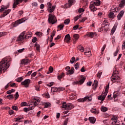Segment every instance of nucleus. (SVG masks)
I'll list each match as a JSON object with an SVG mask.
<instances>
[{
	"mask_svg": "<svg viewBox=\"0 0 125 125\" xmlns=\"http://www.w3.org/2000/svg\"><path fill=\"white\" fill-rule=\"evenodd\" d=\"M10 62H11V59L9 57H6L2 60L0 62V74L2 73L3 68V71H5V70L9 68Z\"/></svg>",
	"mask_w": 125,
	"mask_h": 125,
	"instance_id": "f257e3e1",
	"label": "nucleus"
},
{
	"mask_svg": "<svg viewBox=\"0 0 125 125\" xmlns=\"http://www.w3.org/2000/svg\"><path fill=\"white\" fill-rule=\"evenodd\" d=\"M101 1L100 0H94L92 1L89 5V9L91 11L94 12V11H96L97 10V8L95 7V6H99L100 5Z\"/></svg>",
	"mask_w": 125,
	"mask_h": 125,
	"instance_id": "f03ea898",
	"label": "nucleus"
},
{
	"mask_svg": "<svg viewBox=\"0 0 125 125\" xmlns=\"http://www.w3.org/2000/svg\"><path fill=\"white\" fill-rule=\"evenodd\" d=\"M118 70H116V69H114L113 71V74L111 77V80L113 81V83H116V82H119L121 80V78L120 77V76H119V75H118Z\"/></svg>",
	"mask_w": 125,
	"mask_h": 125,
	"instance_id": "7ed1b4c3",
	"label": "nucleus"
},
{
	"mask_svg": "<svg viewBox=\"0 0 125 125\" xmlns=\"http://www.w3.org/2000/svg\"><path fill=\"white\" fill-rule=\"evenodd\" d=\"M48 17V21L49 23L52 24V25L57 23V19H56L55 15L52 14H49Z\"/></svg>",
	"mask_w": 125,
	"mask_h": 125,
	"instance_id": "20e7f679",
	"label": "nucleus"
},
{
	"mask_svg": "<svg viewBox=\"0 0 125 125\" xmlns=\"http://www.w3.org/2000/svg\"><path fill=\"white\" fill-rule=\"evenodd\" d=\"M62 107L67 111H70V110H72L73 108L75 107V105L72 104H66V102H64L62 104Z\"/></svg>",
	"mask_w": 125,
	"mask_h": 125,
	"instance_id": "39448f33",
	"label": "nucleus"
},
{
	"mask_svg": "<svg viewBox=\"0 0 125 125\" xmlns=\"http://www.w3.org/2000/svg\"><path fill=\"white\" fill-rule=\"evenodd\" d=\"M24 35H25V31L22 32L20 36L17 38L16 42H18V43H20L21 42H23V41L25 39V37H24Z\"/></svg>",
	"mask_w": 125,
	"mask_h": 125,
	"instance_id": "423d86ee",
	"label": "nucleus"
},
{
	"mask_svg": "<svg viewBox=\"0 0 125 125\" xmlns=\"http://www.w3.org/2000/svg\"><path fill=\"white\" fill-rule=\"evenodd\" d=\"M47 8H48V12L52 13L54 11L55 9V6H52V4L50 2L47 3Z\"/></svg>",
	"mask_w": 125,
	"mask_h": 125,
	"instance_id": "0eeeda50",
	"label": "nucleus"
},
{
	"mask_svg": "<svg viewBox=\"0 0 125 125\" xmlns=\"http://www.w3.org/2000/svg\"><path fill=\"white\" fill-rule=\"evenodd\" d=\"M30 83H31V80L30 79H26L21 83V85H23L24 87H29Z\"/></svg>",
	"mask_w": 125,
	"mask_h": 125,
	"instance_id": "6e6552de",
	"label": "nucleus"
},
{
	"mask_svg": "<svg viewBox=\"0 0 125 125\" xmlns=\"http://www.w3.org/2000/svg\"><path fill=\"white\" fill-rule=\"evenodd\" d=\"M23 0L25 2H27V1H28V0H14V3L13 5V8H16L17 7V5H18V4H19V3L22 2V1H23Z\"/></svg>",
	"mask_w": 125,
	"mask_h": 125,
	"instance_id": "1a4fd4ad",
	"label": "nucleus"
},
{
	"mask_svg": "<svg viewBox=\"0 0 125 125\" xmlns=\"http://www.w3.org/2000/svg\"><path fill=\"white\" fill-rule=\"evenodd\" d=\"M25 20L24 18H22L21 19L15 21V22L13 23V25L14 27H17L18 25L21 24V23H23V22H25Z\"/></svg>",
	"mask_w": 125,
	"mask_h": 125,
	"instance_id": "9d476101",
	"label": "nucleus"
},
{
	"mask_svg": "<svg viewBox=\"0 0 125 125\" xmlns=\"http://www.w3.org/2000/svg\"><path fill=\"white\" fill-rule=\"evenodd\" d=\"M84 81H85V78L83 77V79L80 80L79 81H74L72 82V84L73 85H76V84H83V83H84Z\"/></svg>",
	"mask_w": 125,
	"mask_h": 125,
	"instance_id": "9b49d317",
	"label": "nucleus"
},
{
	"mask_svg": "<svg viewBox=\"0 0 125 125\" xmlns=\"http://www.w3.org/2000/svg\"><path fill=\"white\" fill-rule=\"evenodd\" d=\"M41 99L39 97H35L33 99L34 105L35 106H38L40 104Z\"/></svg>",
	"mask_w": 125,
	"mask_h": 125,
	"instance_id": "f8f14e48",
	"label": "nucleus"
},
{
	"mask_svg": "<svg viewBox=\"0 0 125 125\" xmlns=\"http://www.w3.org/2000/svg\"><path fill=\"white\" fill-rule=\"evenodd\" d=\"M70 41H71V36H70V34L66 35L64 39V42H67V43H68V42H70Z\"/></svg>",
	"mask_w": 125,
	"mask_h": 125,
	"instance_id": "ddd939ff",
	"label": "nucleus"
},
{
	"mask_svg": "<svg viewBox=\"0 0 125 125\" xmlns=\"http://www.w3.org/2000/svg\"><path fill=\"white\" fill-rule=\"evenodd\" d=\"M10 11H11V10L10 9L5 10V11H4L3 14L1 15V18H2L3 17H5L6 15L9 14Z\"/></svg>",
	"mask_w": 125,
	"mask_h": 125,
	"instance_id": "4468645a",
	"label": "nucleus"
},
{
	"mask_svg": "<svg viewBox=\"0 0 125 125\" xmlns=\"http://www.w3.org/2000/svg\"><path fill=\"white\" fill-rule=\"evenodd\" d=\"M124 14H125V11L122 10L120 11L119 14L117 16L118 20H121L123 16H124Z\"/></svg>",
	"mask_w": 125,
	"mask_h": 125,
	"instance_id": "2eb2a0df",
	"label": "nucleus"
},
{
	"mask_svg": "<svg viewBox=\"0 0 125 125\" xmlns=\"http://www.w3.org/2000/svg\"><path fill=\"white\" fill-rule=\"evenodd\" d=\"M79 38H80V36L79 35V34H74L73 35L72 40L73 41L74 43H75V42L79 40Z\"/></svg>",
	"mask_w": 125,
	"mask_h": 125,
	"instance_id": "dca6fc26",
	"label": "nucleus"
},
{
	"mask_svg": "<svg viewBox=\"0 0 125 125\" xmlns=\"http://www.w3.org/2000/svg\"><path fill=\"white\" fill-rule=\"evenodd\" d=\"M29 63V59H23L21 62V65H27Z\"/></svg>",
	"mask_w": 125,
	"mask_h": 125,
	"instance_id": "f3484780",
	"label": "nucleus"
},
{
	"mask_svg": "<svg viewBox=\"0 0 125 125\" xmlns=\"http://www.w3.org/2000/svg\"><path fill=\"white\" fill-rule=\"evenodd\" d=\"M106 95H107L105 94V93H104V94H103V95L99 96L98 97L99 100H101V101H104Z\"/></svg>",
	"mask_w": 125,
	"mask_h": 125,
	"instance_id": "a211bd4d",
	"label": "nucleus"
},
{
	"mask_svg": "<svg viewBox=\"0 0 125 125\" xmlns=\"http://www.w3.org/2000/svg\"><path fill=\"white\" fill-rule=\"evenodd\" d=\"M88 120L91 124H95V122H96V118L93 117H89Z\"/></svg>",
	"mask_w": 125,
	"mask_h": 125,
	"instance_id": "6ab92c4d",
	"label": "nucleus"
},
{
	"mask_svg": "<svg viewBox=\"0 0 125 125\" xmlns=\"http://www.w3.org/2000/svg\"><path fill=\"white\" fill-rule=\"evenodd\" d=\"M75 73V69L74 67H72L71 69H70L67 73L66 75H73Z\"/></svg>",
	"mask_w": 125,
	"mask_h": 125,
	"instance_id": "aec40b11",
	"label": "nucleus"
},
{
	"mask_svg": "<svg viewBox=\"0 0 125 125\" xmlns=\"http://www.w3.org/2000/svg\"><path fill=\"white\" fill-rule=\"evenodd\" d=\"M90 111L93 114H96V115L99 114V110L96 109V108H92Z\"/></svg>",
	"mask_w": 125,
	"mask_h": 125,
	"instance_id": "412c9836",
	"label": "nucleus"
},
{
	"mask_svg": "<svg viewBox=\"0 0 125 125\" xmlns=\"http://www.w3.org/2000/svg\"><path fill=\"white\" fill-rule=\"evenodd\" d=\"M94 35H96L95 33H93V32H88L86 34V36L87 37H89V38H93V37H94Z\"/></svg>",
	"mask_w": 125,
	"mask_h": 125,
	"instance_id": "4be33fe9",
	"label": "nucleus"
},
{
	"mask_svg": "<svg viewBox=\"0 0 125 125\" xmlns=\"http://www.w3.org/2000/svg\"><path fill=\"white\" fill-rule=\"evenodd\" d=\"M125 5V0H121L120 3L119 4V7L123 8Z\"/></svg>",
	"mask_w": 125,
	"mask_h": 125,
	"instance_id": "5701e85b",
	"label": "nucleus"
},
{
	"mask_svg": "<svg viewBox=\"0 0 125 125\" xmlns=\"http://www.w3.org/2000/svg\"><path fill=\"white\" fill-rule=\"evenodd\" d=\"M101 111H102V112H107V111H108V108L104 105H102L101 107Z\"/></svg>",
	"mask_w": 125,
	"mask_h": 125,
	"instance_id": "b1692460",
	"label": "nucleus"
},
{
	"mask_svg": "<svg viewBox=\"0 0 125 125\" xmlns=\"http://www.w3.org/2000/svg\"><path fill=\"white\" fill-rule=\"evenodd\" d=\"M33 34H32L31 32H28L25 36V39H29L30 38H32Z\"/></svg>",
	"mask_w": 125,
	"mask_h": 125,
	"instance_id": "393cba45",
	"label": "nucleus"
},
{
	"mask_svg": "<svg viewBox=\"0 0 125 125\" xmlns=\"http://www.w3.org/2000/svg\"><path fill=\"white\" fill-rule=\"evenodd\" d=\"M4 97L8 98V99H9V100H11V99H13V98H14V97L13 96V94H10L7 96L5 95Z\"/></svg>",
	"mask_w": 125,
	"mask_h": 125,
	"instance_id": "a878e982",
	"label": "nucleus"
},
{
	"mask_svg": "<svg viewBox=\"0 0 125 125\" xmlns=\"http://www.w3.org/2000/svg\"><path fill=\"white\" fill-rule=\"evenodd\" d=\"M116 29H117V25H114L111 31V35H113L116 32Z\"/></svg>",
	"mask_w": 125,
	"mask_h": 125,
	"instance_id": "bb28decb",
	"label": "nucleus"
},
{
	"mask_svg": "<svg viewBox=\"0 0 125 125\" xmlns=\"http://www.w3.org/2000/svg\"><path fill=\"white\" fill-rule=\"evenodd\" d=\"M24 119V118H23V117H18V118H16L15 119V122H19V123H20V122H22V120Z\"/></svg>",
	"mask_w": 125,
	"mask_h": 125,
	"instance_id": "cd10ccee",
	"label": "nucleus"
},
{
	"mask_svg": "<svg viewBox=\"0 0 125 125\" xmlns=\"http://www.w3.org/2000/svg\"><path fill=\"white\" fill-rule=\"evenodd\" d=\"M84 55H87L88 56H91V52L90 51V49H89L87 51L84 52Z\"/></svg>",
	"mask_w": 125,
	"mask_h": 125,
	"instance_id": "c85d7f7f",
	"label": "nucleus"
},
{
	"mask_svg": "<svg viewBox=\"0 0 125 125\" xmlns=\"http://www.w3.org/2000/svg\"><path fill=\"white\" fill-rule=\"evenodd\" d=\"M119 94H120V92H119V91H114V94H113V97L114 98H116L117 97V96H118V95H119Z\"/></svg>",
	"mask_w": 125,
	"mask_h": 125,
	"instance_id": "c756f323",
	"label": "nucleus"
},
{
	"mask_svg": "<svg viewBox=\"0 0 125 125\" xmlns=\"http://www.w3.org/2000/svg\"><path fill=\"white\" fill-rule=\"evenodd\" d=\"M78 50H80V51H81V52H83V51H84V48L82 46H81V45H79L78 47Z\"/></svg>",
	"mask_w": 125,
	"mask_h": 125,
	"instance_id": "7c9ffc66",
	"label": "nucleus"
},
{
	"mask_svg": "<svg viewBox=\"0 0 125 125\" xmlns=\"http://www.w3.org/2000/svg\"><path fill=\"white\" fill-rule=\"evenodd\" d=\"M34 87H35V90H36V91H41V89H40V88H41V86L35 85L34 86Z\"/></svg>",
	"mask_w": 125,
	"mask_h": 125,
	"instance_id": "2f4dec72",
	"label": "nucleus"
},
{
	"mask_svg": "<svg viewBox=\"0 0 125 125\" xmlns=\"http://www.w3.org/2000/svg\"><path fill=\"white\" fill-rule=\"evenodd\" d=\"M95 83L94 84V85L95 86L94 90L96 89L97 88V87L98 86V81L97 80H94Z\"/></svg>",
	"mask_w": 125,
	"mask_h": 125,
	"instance_id": "473e14b6",
	"label": "nucleus"
},
{
	"mask_svg": "<svg viewBox=\"0 0 125 125\" xmlns=\"http://www.w3.org/2000/svg\"><path fill=\"white\" fill-rule=\"evenodd\" d=\"M51 89V91H53V92H56V91H58V88L56 87H52Z\"/></svg>",
	"mask_w": 125,
	"mask_h": 125,
	"instance_id": "72a5a7b5",
	"label": "nucleus"
},
{
	"mask_svg": "<svg viewBox=\"0 0 125 125\" xmlns=\"http://www.w3.org/2000/svg\"><path fill=\"white\" fill-rule=\"evenodd\" d=\"M111 121H112V122L118 121V117L115 116H112V117L111 118Z\"/></svg>",
	"mask_w": 125,
	"mask_h": 125,
	"instance_id": "f704fd0d",
	"label": "nucleus"
},
{
	"mask_svg": "<svg viewBox=\"0 0 125 125\" xmlns=\"http://www.w3.org/2000/svg\"><path fill=\"white\" fill-rule=\"evenodd\" d=\"M7 9V7L4 6H2L1 8L0 9V12H2L3 11H5L6 9Z\"/></svg>",
	"mask_w": 125,
	"mask_h": 125,
	"instance_id": "c9c22d12",
	"label": "nucleus"
},
{
	"mask_svg": "<svg viewBox=\"0 0 125 125\" xmlns=\"http://www.w3.org/2000/svg\"><path fill=\"white\" fill-rule=\"evenodd\" d=\"M68 2L70 5H74V3H76V0H69Z\"/></svg>",
	"mask_w": 125,
	"mask_h": 125,
	"instance_id": "e433bc0d",
	"label": "nucleus"
},
{
	"mask_svg": "<svg viewBox=\"0 0 125 125\" xmlns=\"http://www.w3.org/2000/svg\"><path fill=\"white\" fill-rule=\"evenodd\" d=\"M108 89H109V85H106L105 87V89L104 92V94H105V95H107V94H108Z\"/></svg>",
	"mask_w": 125,
	"mask_h": 125,
	"instance_id": "4c0bfd02",
	"label": "nucleus"
},
{
	"mask_svg": "<svg viewBox=\"0 0 125 125\" xmlns=\"http://www.w3.org/2000/svg\"><path fill=\"white\" fill-rule=\"evenodd\" d=\"M21 107H24V106H28V104L26 102H23L21 103Z\"/></svg>",
	"mask_w": 125,
	"mask_h": 125,
	"instance_id": "58836bf2",
	"label": "nucleus"
},
{
	"mask_svg": "<svg viewBox=\"0 0 125 125\" xmlns=\"http://www.w3.org/2000/svg\"><path fill=\"white\" fill-rule=\"evenodd\" d=\"M75 61H76V58L75 57H73L70 60L71 64H74V63H75Z\"/></svg>",
	"mask_w": 125,
	"mask_h": 125,
	"instance_id": "ea45409f",
	"label": "nucleus"
},
{
	"mask_svg": "<svg viewBox=\"0 0 125 125\" xmlns=\"http://www.w3.org/2000/svg\"><path fill=\"white\" fill-rule=\"evenodd\" d=\"M112 125H121V123L118 121H113L112 122Z\"/></svg>",
	"mask_w": 125,
	"mask_h": 125,
	"instance_id": "a19ab883",
	"label": "nucleus"
},
{
	"mask_svg": "<svg viewBox=\"0 0 125 125\" xmlns=\"http://www.w3.org/2000/svg\"><path fill=\"white\" fill-rule=\"evenodd\" d=\"M70 6H72L70 4H69V2L68 3H66L64 5V8H69Z\"/></svg>",
	"mask_w": 125,
	"mask_h": 125,
	"instance_id": "79ce46f5",
	"label": "nucleus"
},
{
	"mask_svg": "<svg viewBox=\"0 0 125 125\" xmlns=\"http://www.w3.org/2000/svg\"><path fill=\"white\" fill-rule=\"evenodd\" d=\"M102 75V71H99L98 74H97V78L100 79L101 76Z\"/></svg>",
	"mask_w": 125,
	"mask_h": 125,
	"instance_id": "37998d69",
	"label": "nucleus"
},
{
	"mask_svg": "<svg viewBox=\"0 0 125 125\" xmlns=\"http://www.w3.org/2000/svg\"><path fill=\"white\" fill-rule=\"evenodd\" d=\"M35 46L36 47V50H38V51H39V50H40V44L36 43L35 44Z\"/></svg>",
	"mask_w": 125,
	"mask_h": 125,
	"instance_id": "c03bdc74",
	"label": "nucleus"
},
{
	"mask_svg": "<svg viewBox=\"0 0 125 125\" xmlns=\"http://www.w3.org/2000/svg\"><path fill=\"white\" fill-rule=\"evenodd\" d=\"M74 67L76 70H78V69H79V67H80V63L79 62L76 63L75 64Z\"/></svg>",
	"mask_w": 125,
	"mask_h": 125,
	"instance_id": "a18cd8bd",
	"label": "nucleus"
},
{
	"mask_svg": "<svg viewBox=\"0 0 125 125\" xmlns=\"http://www.w3.org/2000/svg\"><path fill=\"white\" fill-rule=\"evenodd\" d=\"M82 17V15H79V16H77L75 18H74V21L76 22V21H78L80 18Z\"/></svg>",
	"mask_w": 125,
	"mask_h": 125,
	"instance_id": "49530a36",
	"label": "nucleus"
},
{
	"mask_svg": "<svg viewBox=\"0 0 125 125\" xmlns=\"http://www.w3.org/2000/svg\"><path fill=\"white\" fill-rule=\"evenodd\" d=\"M78 102H85V98L79 99L77 100Z\"/></svg>",
	"mask_w": 125,
	"mask_h": 125,
	"instance_id": "de8ad7c7",
	"label": "nucleus"
},
{
	"mask_svg": "<svg viewBox=\"0 0 125 125\" xmlns=\"http://www.w3.org/2000/svg\"><path fill=\"white\" fill-rule=\"evenodd\" d=\"M69 23H70L69 19H66L64 21V24H65V25H68L69 24Z\"/></svg>",
	"mask_w": 125,
	"mask_h": 125,
	"instance_id": "09e8293b",
	"label": "nucleus"
},
{
	"mask_svg": "<svg viewBox=\"0 0 125 125\" xmlns=\"http://www.w3.org/2000/svg\"><path fill=\"white\" fill-rule=\"evenodd\" d=\"M22 81H23V77H19L17 79V82L18 83H20V82H22Z\"/></svg>",
	"mask_w": 125,
	"mask_h": 125,
	"instance_id": "8fccbe9b",
	"label": "nucleus"
},
{
	"mask_svg": "<svg viewBox=\"0 0 125 125\" xmlns=\"http://www.w3.org/2000/svg\"><path fill=\"white\" fill-rule=\"evenodd\" d=\"M63 77H64V73H62L60 76H59L58 77V80H61V79H62L63 78Z\"/></svg>",
	"mask_w": 125,
	"mask_h": 125,
	"instance_id": "3c124183",
	"label": "nucleus"
},
{
	"mask_svg": "<svg viewBox=\"0 0 125 125\" xmlns=\"http://www.w3.org/2000/svg\"><path fill=\"white\" fill-rule=\"evenodd\" d=\"M108 16L109 18H113V17H114V13L113 12L109 13L108 14Z\"/></svg>",
	"mask_w": 125,
	"mask_h": 125,
	"instance_id": "603ef678",
	"label": "nucleus"
},
{
	"mask_svg": "<svg viewBox=\"0 0 125 125\" xmlns=\"http://www.w3.org/2000/svg\"><path fill=\"white\" fill-rule=\"evenodd\" d=\"M35 35H36V36H39L40 37H41L42 35V33L41 32H36Z\"/></svg>",
	"mask_w": 125,
	"mask_h": 125,
	"instance_id": "864d4df0",
	"label": "nucleus"
},
{
	"mask_svg": "<svg viewBox=\"0 0 125 125\" xmlns=\"http://www.w3.org/2000/svg\"><path fill=\"white\" fill-rule=\"evenodd\" d=\"M63 90H65V88L64 87L58 88V91H63Z\"/></svg>",
	"mask_w": 125,
	"mask_h": 125,
	"instance_id": "5fc2aeb1",
	"label": "nucleus"
},
{
	"mask_svg": "<svg viewBox=\"0 0 125 125\" xmlns=\"http://www.w3.org/2000/svg\"><path fill=\"white\" fill-rule=\"evenodd\" d=\"M56 34V31L55 30H53L51 33V38H52V37L53 38V37H54V36H55Z\"/></svg>",
	"mask_w": 125,
	"mask_h": 125,
	"instance_id": "6e6d98bb",
	"label": "nucleus"
},
{
	"mask_svg": "<svg viewBox=\"0 0 125 125\" xmlns=\"http://www.w3.org/2000/svg\"><path fill=\"white\" fill-rule=\"evenodd\" d=\"M12 109L13 110H15V111H18V107L17 106H15V105H13L12 107Z\"/></svg>",
	"mask_w": 125,
	"mask_h": 125,
	"instance_id": "4d7b16f0",
	"label": "nucleus"
},
{
	"mask_svg": "<svg viewBox=\"0 0 125 125\" xmlns=\"http://www.w3.org/2000/svg\"><path fill=\"white\" fill-rule=\"evenodd\" d=\"M48 107H50V103H46L44 105V108H48Z\"/></svg>",
	"mask_w": 125,
	"mask_h": 125,
	"instance_id": "13d9d810",
	"label": "nucleus"
},
{
	"mask_svg": "<svg viewBox=\"0 0 125 125\" xmlns=\"http://www.w3.org/2000/svg\"><path fill=\"white\" fill-rule=\"evenodd\" d=\"M58 28L60 29V30H62L64 28V25L63 24H60L58 26Z\"/></svg>",
	"mask_w": 125,
	"mask_h": 125,
	"instance_id": "bf43d9fd",
	"label": "nucleus"
},
{
	"mask_svg": "<svg viewBox=\"0 0 125 125\" xmlns=\"http://www.w3.org/2000/svg\"><path fill=\"white\" fill-rule=\"evenodd\" d=\"M54 85V82H50L49 84H47V86H49L50 87L51 86H52V85Z\"/></svg>",
	"mask_w": 125,
	"mask_h": 125,
	"instance_id": "052dcab7",
	"label": "nucleus"
},
{
	"mask_svg": "<svg viewBox=\"0 0 125 125\" xmlns=\"http://www.w3.org/2000/svg\"><path fill=\"white\" fill-rule=\"evenodd\" d=\"M15 100L18 99V97H19V94L18 93V92H17L15 95Z\"/></svg>",
	"mask_w": 125,
	"mask_h": 125,
	"instance_id": "680f3d73",
	"label": "nucleus"
},
{
	"mask_svg": "<svg viewBox=\"0 0 125 125\" xmlns=\"http://www.w3.org/2000/svg\"><path fill=\"white\" fill-rule=\"evenodd\" d=\"M35 106H36V105H35L34 104H33V105L30 104L29 105L30 110H33V109H34V108H35Z\"/></svg>",
	"mask_w": 125,
	"mask_h": 125,
	"instance_id": "e2e57ef3",
	"label": "nucleus"
},
{
	"mask_svg": "<svg viewBox=\"0 0 125 125\" xmlns=\"http://www.w3.org/2000/svg\"><path fill=\"white\" fill-rule=\"evenodd\" d=\"M118 53H119V48H117L116 51L114 53V56H117V55H118Z\"/></svg>",
	"mask_w": 125,
	"mask_h": 125,
	"instance_id": "0e129e2a",
	"label": "nucleus"
},
{
	"mask_svg": "<svg viewBox=\"0 0 125 125\" xmlns=\"http://www.w3.org/2000/svg\"><path fill=\"white\" fill-rule=\"evenodd\" d=\"M49 71L50 73H52L53 72V67H52V66H50L49 68Z\"/></svg>",
	"mask_w": 125,
	"mask_h": 125,
	"instance_id": "69168bd1",
	"label": "nucleus"
},
{
	"mask_svg": "<svg viewBox=\"0 0 125 125\" xmlns=\"http://www.w3.org/2000/svg\"><path fill=\"white\" fill-rule=\"evenodd\" d=\"M122 49H125V41L123 42L122 46Z\"/></svg>",
	"mask_w": 125,
	"mask_h": 125,
	"instance_id": "338daca9",
	"label": "nucleus"
},
{
	"mask_svg": "<svg viewBox=\"0 0 125 125\" xmlns=\"http://www.w3.org/2000/svg\"><path fill=\"white\" fill-rule=\"evenodd\" d=\"M79 25L77 24L76 25H75L73 27V30H77L78 28H79Z\"/></svg>",
	"mask_w": 125,
	"mask_h": 125,
	"instance_id": "774afa93",
	"label": "nucleus"
}]
</instances>
